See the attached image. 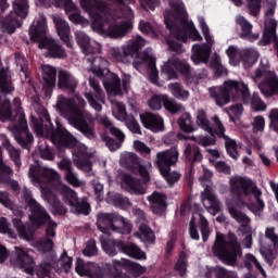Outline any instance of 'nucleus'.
<instances>
[{
  "label": "nucleus",
  "mask_w": 278,
  "mask_h": 278,
  "mask_svg": "<svg viewBox=\"0 0 278 278\" xmlns=\"http://www.w3.org/2000/svg\"><path fill=\"white\" fill-rule=\"evenodd\" d=\"M28 177L34 186L41 190V198L43 199V201H47L49 205H51V207L55 210V212L64 214L66 210L62 207V203L55 197L53 191H51L49 184H51L52 181L59 184L58 189L63 197V201H65V203L71 206L73 214H85V216H88V210H90V204H88L86 200H81L79 202L77 193L73 191V189L60 182V174H58V172H55L53 168L40 167V165L36 163L35 165H30Z\"/></svg>",
  "instance_id": "obj_1"
},
{
  "label": "nucleus",
  "mask_w": 278,
  "mask_h": 278,
  "mask_svg": "<svg viewBox=\"0 0 278 278\" xmlns=\"http://www.w3.org/2000/svg\"><path fill=\"white\" fill-rule=\"evenodd\" d=\"M37 116H30L31 127L35 129L37 136H50L54 144H64L65 147H70V149H72L73 155H75V166L85 173H90V170H92V164L90 161L84 160L86 157H90L88 148L81 142L77 141V139L73 137V135H71V132H68V130H66V128H64V126L61 124H58V130L53 131V126L49 119V113L47 112V109L39 108L37 111Z\"/></svg>",
  "instance_id": "obj_2"
},
{
  "label": "nucleus",
  "mask_w": 278,
  "mask_h": 278,
  "mask_svg": "<svg viewBox=\"0 0 278 278\" xmlns=\"http://www.w3.org/2000/svg\"><path fill=\"white\" fill-rule=\"evenodd\" d=\"M230 192L232 193L231 198L226 200L228 212L231 218L240 223L241 231L245 232L243 245L245 249H251V244H253V237L251 235L250 226L251 219L249 216L238 211L236 205H243L244 202L242 201V197L253 194L254 199H256V206L250 205V210L253 212V214H261L262 210H264V201L260 199V197H262V190H260L251 179L242 176H233L230 178Z\"/></svg>",
  "instance_id": "obj_3"
},
{
  "label": "nucleus",
  "mask_w": 278,
  "mask_h": 278,
  "mask_svg": "<svg viewBox=\"0 0 278 278\" xmlns=\"http://www.w3.org/2000/svg\"><path fill=\"white\" fill-rule=\"evenodd\" d=\"M115 3H119L122 15L126 21L122 24L112 23V20L108 17V5L101 0H79L83 10H86L91 16V27L93 31L109 36V38H124L127 31H131L134 23V11L129 7L123 4V0H114ZM125 3H135L134 0H124Z\"/></svg>",
  "instance_id": "obj_4"
},
{
  "label": "nucleus",
  "mask_w": 278,
  "mask_h": 278,
  "mask_svg": "<svg viewBox=\"0 0 278 278\" xmlns=\"http://www.w3.org/2000/svg\"><path fill=\"white\" fill-rule=\"evenodd\" d=\"M169 5L165 10L164 21L167 29H169L170 36L167 38V45L170 51L175 53H184L182 42H187L188 38H191L194 42L203 40L199 30L194 27V24L188 21V13L186 7L181 0H167Z\"/></svg>",
  "instance_id": "obj_5"
},
{
  "label": "nucleus",
  "mask_w": 278,
  "mask_h": 278,
  "mask_svg": "<svg viewBox=\"0 0 278 278\" xmlns=\"http://www.w3.org/2000/svg\"><path fill=\"white\" fill-rule=\"evenodd\" d=\"M233 92L240 97L241 101H243L245 105L250 103L252 110H255V112L266 111V103L262 101L260 94L253 93L251 97L249 85L242 80H227L224 83V86H214L208 88V97L213 99L218 108L227 105L231 102V99L236 101L238 98L233 96Z\"/></svg>",
  "instance_id": "obj_6"
},
{
  "label": "nucleus",
  "mask_w": 278,
  "mask_h": 278,
  "mask_svg": "<svg viewBox=\"0 0 278 278\" xmlns=\"http://www.w3.org/2000/svg\"><path fill=\"white\" fill-rule=\"evenodd\" d=\"M55 108L72 127L81 131L87 138H94L92 115L86 112V100L81 96L75 94L72 99L59 96Z\"/></svg>",
  "instance_id": "obj_7"
},
{
  "label": "nucleus",
  "mask_w": 278,
  "mask_h": 278,
  "mask_svg": "<svg viewBox=\"0 0 278 278\" xmlns=\"http://www.w3.org/2000/svg\"><path fill=\"white\" fill-rule=\"evenodd\" d=\"M23 197L24 202L26 203V206L30 211L29 218L31 220L33 227L35 229H38L40 225H47L46 228V236L47 238L41 241H37L34 243V248L39 251V253H51L53 251V240L49 238L55 237V228L58 227V224H55L53 220H51V217L49 214H47V211H45V207L31 197V191L27 188L23 189Z\"/></svg>",
  "instance_id": "obj_8"
},
{
  "label": "nucleus",
  "mask_w": 278,
  "mask_h": 278,
  "mask_svg": "<svg viewBox=\"0 0 278 278\" xmlns=\"http://www.w3.org/2000/svg\"><path fill=\"white\" fill-rule=\"evenodd\" d=\"M0 121H13L14 125L9 126L11 134L20 146L24 149H29V144L34 142V136L27 129L25 113L23 109H17L16 115L12 116L10 100L5 96L0 97Z\"/></svg>",
  "instance_id": "obj_9"
},
{
  "label": "nucleus",
  "mask_w": 278,
  "mask_h": 278,
  "mask_svg": "<svg viewBox=\"0 0 278 278\" xmlns=\"http://www.w3.org/2000/svg\"><path fill=\"white\" fill-rule=\"evenodd\" d=\"M212 251L227 266H238V258L242 257V248L233 233L217 232Z\"/></svg>",
  "instance_id": "obj_10"
},
{
  "label": "nucleus",
  "mask_w": 278,
  "mask_h": 278,
  "mask_svg": "<svg viewBox=\"0 0 278 278\" xmlns=\"http://www.w3.org/2000/svg\"><path fill=\"white\" fill-rule=\"evenodd\" d=\"M75 36L76 42L79 45L80 49H83V53L87 55V62H90L91 64L90 71H92L97 77H103V75L108 73L109 63L103 58L97 55V53H100L101 51V45L90 41V37L81 30H77Z\"/></svg>",
  "instance_id": "obj_11"
},
{
  "label": "nucleus",
  "mask_w": 278,
  "mask_h": 278,
  "mask_svg": "<svg viewBox=\"0 0 278 278\" xmlns=\"http://www.w3.org/2000/svg\"><path fill=\"white\" fill-rule=\"evenodd\" d=\"M30 39L39 42V49H48L51 58H66V51L58 42L47 37V17L39 15L29 29Z\"/></svg>",
  "instance_id": "obj_12"
},
{
  "label": "nucleus",
  "mask_w": 278,
  "mask_h": 278,
  "mask_svg": "<svg viewBox=\"0 0 278 278\" xmlns=\"http://www.w3.org/2000/svg\"><path fill=\"white\" fill-rule=\"evenodd\" d=\"M269 62L267 58L261 59V65L254 71L252 80L258 84V88L264 97H278V77L275 72L268 70Z\"/></svg>",
  "instance_id": "obj_13"
},
{
  "label": "nucleus",
  "mask_w": 278,
  "mask_h": 278,
  "mask_svg": "<svg viewBox=\"0 0 278 278\" xmlns=\"http://www.w3.org/2000/svg\"><path fill=\"white\" fill-rule=\"evenodd\" d=\"M8 10V2L0 0V29L8 34H14L16 27H21V18L27 16V0H15L13 2L14 12L4 20L1 14Z\"/></svg>",
  "instance_id": "obj_14"
},
{
  "label": "nucleus",
  "mask_w": 278,
  "mask_h": 278,
  "mask_svg": "<svg viewBox=\"0 0 278 278\" xmlns=\"http://www.w3.org/2000/svg\"><path fill=\"white\" fill-rule=\"evenodd\" d=\"M178 160L179 151H177V148L157 152L156 154L157 168L160 169L161 175H163V177L166 179L167 184H169V186H173V184L179 181V178L181 177L179 173L170 172V167L175 166Z\"/></svg>",
  "instance_id": "obj_15"
},
{
  "label": "nucleus",
  "mask_w": 278,
  "mask_h": 278,
  "mask_svg": "<svg viewBox=\"0 0 278 278\" xmlns=\"http://www.w3.org/2000/svg\"><path fill=\"white\" fill-rule=\"evenodd\" d=\"M198 21L206 43L202 46L193 45L191 50V61L195 65L207 64V60H210V55L212 54V46L214 45V37L210 34V26L205 23V18L200 16L198 17Z\"/></svg>",
  "instance_id": "obj_16"
},
{
  "label": "nucleus",
  "mask_w": 278,
  "mask_h": 278,
  "mask_svg": "<svg viewBox=\"0 0 278 278\" xmlns=\"http://www.w3.org/2000/svg\"><path fill=\"white\" fill-rule=\"evenodd\" d=\"M138 168L139 175L143 179V184L129 174H122L121 186L123 190H126V192H129L130 194H144L147 192V185L144 184H149V173H151L152 165L151 163H148L146 165L140 164Z\"/></svg>",
  "instance_id": "obj_17"
},
{
  "label": "nucleus",
  "mask_w": 278,
  "mask_h": 278,
  "mask_svg": "<svg viewBox=\"0 0 278 278\" xmlns=\"http://www.w3.org/2000/svg\"><path fill=\"white\" fill-rule=\"evenodd\" d=\"M202 170L203 174L202 176H200V181L205 189L201 193V201L207 212L213 216H216V214L220 212V202H218V199H216L214 191H212V187H210V179H212V173L205 166L202 167Z\"/></svg>",
  "instance_id": "obj_18"
},
{
  "label": "nucleus",
  "mask_w": 278,
  "mask_h": 278,
  "mask_svg": "<svg viewBox=\"0 0 278 278\" xmlns=\"http://www.w3.org/2000/svg\"><path fill=\"white\" fill-rule=\"evenodd\" d=\"M134 68L142 73L147 66L150 68V80L152 84H157V68H155V54L153 53V49L147 48L143 52H140L134 63Z\"/></svg>",
  "instance_id": "obj_19"
},
{
  "label": "nucleus",
  "mask_w": 278,
  "mask_h": 278,
  "mask_svg": "<svg viewBox=\"0 0 278 278\" xmlns=\"http://www.w3.org/2000/svg\"><path fill=\"white\" fill-rule=\"evenodd\" d=\"M147 45V40L142 38L141 36H137L129 41H127L123 47L121 48H112L111 49V55L114 58L117 62H125L126 58L136 55L142 47Z\"/></svg>",
  "instance_id": "obj_20"
},
{
  "label": "nucleus",
  "mask_w": 278,
  "mask_h": 278,
  "mask_svg": "<svg viewBox=\"0 0 278 278\" xmlns=\"http://www.w3.org/2000/svg\"><path fill=\"white\" fill-rule=\"evenodd\" d=\"M177 72L188 77V75H190V64H188L186 60L172 56L163 64L161 70V73L165 75L167 79H177Z\"/></svg>",
  "instance_id": "obj_21"
},
{
  "label": "nucleus",
  "mask_w": 278,
  "mask_h": 278,
  "mask_svg": "<svg viewBox=\"0 0 278 278\" xmlns=\"http://www.w3.org/2000/svg\"><path fill=\"white\" fill-rule=\"evenodd\" d=\"M98 121L105 127L106 131H110L112 136L119 140V142H117L111 137H103V140L108 149H110V151H117L121 144H123V142L125 141V134H123L121 129L115 127L114 124H112V122L110 121V118H108V116L105 115L98 116Z\"/></svg>",
  "instance_id": "obj_22"
},
{
  "label": "nucleus",
  "mask_w": 278,
  "mask_h": 278,
  "mask_svg": "<svg viewBox=\"0 0 278 278\" xmlns=\"http://www.w3.org/2000/svg\"><path fill=\"white\" fill-rule=\"evenodd\" d=\"M39 3H50L51 0H38ZM58 8H64L66 14H68L70 21L76 25H88V20L84 18L79 14V9L73 3V0H53Z\"/></svg>",
  "instance_id": "obj_23"
},
{
  "label": "nucleus",
  "mask_w": 278,
  "mask_h": 278,
  "mask_svg": "<svg viewBox=\"0 0 278 278\" xmlns=\"http://www.w3.org/2000/svg\"><path fill=\"white\" fill-rule=\"evenodd\" d=\"M134 216L136 217V223L139 227V231L135 232V238H139L141 242H153L155 240V235L149 228V220H147V215L140 208H134Z\"/></svg>",
  "instance_id": "obj_24"
},
{
  "label": "nucleus",
  "mask_w": 278,
  "mask_h": 278,
  "mask_svg": "<svg viewBox=\"0 0 278 278\" xmlns=\"http://www.w3.org/2000/svg\"><path fill=\"white\" fill-rule=\"evenodd\" d=\"M10 262L12 266L22 268L24 273H27V275L34 274V266H36L34 258L29 256L23 248L15 247V251L11 255Z\"/></svg>",
  "instance_id": "obj_25"
},
{
  "label": "nucleus",
  "mask_w": 278,
  "mask_h": 278,
  "mask_svg": "<svg viewBox=\"0 0 278 278\" xmlns=\"http://www.w3.org/2000/svg\"><path fill=\"white\" fill-rule=\"evenodd\" d=\"M213 131H215L218 138H223V140H225V147L228 155L232 157V160H238V144L236 143V140L225 135V126H223V122H220V118L216 115L213 116Z\"/></svg>",
  "instance_id": "obj_26"
},
{
  "label": "nucleus",
  "mask_w": 278,
  "mask_h": 278,
  "mask_svg": "<svg viewBox=\"0 0 278 278\" xmlns=\"http://www.w3.org/2000/svg\"><path fill=\"white\" fill-rule=\"evenodd\" d=\"M89 85H90V88H92L93 93L86 92L85 98L87 99L92 110H96V112H101V110H103V108L101 106V103H105V93H103V90L101 89V85H99V80L90 77Z\"/></svg>",
  "instance_id": "obj_27"
},
{
  "label": "nucleus",
  "mask_w": 278,
  "mask_h": 278,
  "mask_svg": "<svg viewBox=\"0 0 278 278\" xmlns=\"http://www.w3.org/2000/svg\"><path fill=\"white\" fill-rule=\"evenodd\" d=\"M11 210L14 216H16L13 218V227H15L20 238L23 240H31V238H34V228H27L21 220V218H23V211L14 207V204H12Z\"/></svg>",
  "instance_id": "obj_28"
},
{
  "label": "nucleus",
  "mask_w": 278,
  "mask_h": 278,
  "mask_svg": "<svg viewBox=\"0 0 278 278\" xmlns=\"http://www.w3.org/2000/svg\"><path fill=\"white\" fill-rule=\"evenodd\" d=\"M75 270L80 277L103 278L101 268L93 263H85L81 258L76 260Z\"/></svg>",
  "instance_id": "obj_29"
},
{
  "label": "nucleus",
  "mask_w": 278,
  "mask_h": 278,
  "mask_svg": "<svg viewBox=\"0 0 278 278\" xmlns=\"http://www.w3.org/2000/svg\"><path fill=\"white\" fill-rule=\"evenodd\" d=\"M140 119L143 126L147 129H150V131H154V134H157V131H164V118L159 114L146 113L140 115Z\"/></svg>",
  "instance_id": "obj_30"
},
{
  "label": "nucleus",
  "mask_w": 278,
  "mask_h": 278,
  "mask_svg": "<svg viewBox=\"0 0 278 278\" xmlns=\"http://www.w3.org/2000/svg\"><path fill=\"white\" fill-rule=\"evenodd\" d=\"M52 20L61 40L65 42L67 47H73V43L71 42V26H68L66 20L62 18L60 15H53Z\"/></svg>",
  "instance_id": "obj_31"
},
{
  "label": "nucleus",
  "mask_w": 278,
  "mask_h": 278,
  "mask_svg": "<svg viewBox=\"0 0 278 278\" xmlns=\"http://www.w3.org/2000/svg\"><path fill=\"white\" fill-rule=\"evenodd\" d=\"M58 88H60V90H71V92H75L77 79H75L68 71L61 70L58 74Z\"/></svg>",
  "instance_id": "obj_32"
},
{
  "label": "nucleus",
  "mask_w": 278,
  "mask_h": 278,
  "mask_svg": "<svg viewBox=\"0 0 278 278\" xmlns=\"http://www.w3.org/2000/svg\"><path fill=\"white\" fill-rule=\"evenodd\" d=\"M236 23L241 27V38L250 40V42H253L254 40H257V38H260L258 34H253V24L244 18V16L238 15L236 17Z\"/></svg>",
  "instance_id": "obj_33"
},
{
  "label": "nucleus",
  "mask_w": 278,
  "mask_h": 278,
  "mask_svg": "<svg viewBox=\"0 0 278 278\" xmlns=\"http://www.w3.org/2000/svg\"><path fill=\"white\" fill-rule=\"evenodd\" d=\"M41 71L45 81L43 90H46V94L48 97H51V89L53 88V86H55V75L58 72L51 65L41 66Z\"/></svg>",
  "instance_id": "obj_34"
},
{
  "label": "nucleus",
  "mask_w": 278,
  "mask_h": 278,
  "mask_svg": "<svg viewBox=\"0 0 278 278\" xmlns=\"http://www.w3.org/2000/svg\"><path fill=\"white\" fill-rule=\"evenodd\" d=\"M117 249L135 260H147V254L135 243H125L123 241H118Z\"/></svg>",
  "instance_id": "obj_35"
},
{
  "label": "nucleus",
  "mask_w": 278,
  "mask_h": 278,
  "mask_svg": "<svg viewBox=\"0 0 278 278\" xmlns=\"http://www.w3.org/2000/svg\"><path fill=\"white\" fill-rule=\"evenodd\" d=\"M111 227L114 231H117V233H131V224L117 214H113Z\"/></svg>",
  "instance_id": "obj_36"
},
{
  "label": "nucleus",
  "mask_w": 278,
  "mask_h": 278,
  "mask_svg": "<svg viewBox=\"0 0 278 278\" xmlns=\"http://www.w3.org/2000/svg\"><path fill=\"white\" fill-rule=\"evenodd\" d=\"M240 58L244 68H251V66L257 62L260 52L253 48H245L241 50Z\"/></svg>",
  "instance_id": "obj_37"
},
{
  "label": "nucleus",
  "mask_w": 278,
  "mask_h": 278,
  "mask_svg": "<svg viewBox=\"0 0 278 278\" xmlns=\"http://www.w3.org/2000/svg\"><path fill=\"white\" fill-rule=\"evenodd\" d=\"M108 79L104 81V88L109 94H114L115 97H118V94H122L121 92V79L118 76L114 73H108Z\"/></svg>",
  "instance_id": "obj_38"
},
{
  "label": "nucleus",
  "mask_w": 278,
  "mask_h": 278,
  "mask_svg": "<svg viewBox=\"0 0 278 278\" xmlns=\"http://www.w3.org/2000/svg\"><path fill=\"white\" fill-rule=\"evenodd\" d=\"M168 90L178 101H188L190 98V91L186 90L179 83L169 84Z\"/></svg>",
  "instance_id": "obj_39"
},
{
  "label": "nucleus",
  "mask_w": 278,
  "mask_h": 278,
  "mask_svg": "<svg viewBox=\"0 0 278 278\" xmlns=\"http://www.w3.org/2000/svg\"><path fill=\"white\" fill-rule=\"evenodd\" d=\"M100 240H101L102 249L106 255L114 257V255L118 253L116 249H118V242L121 241H116L108 236L100 237Z\"/></svg>",
  "instance_id": "obj_40"
},
{
  "label": "nucleus",
  "mask_w": 278,
  "mask_h": 278,
  "mask_svg": "<svg viewBox=\"0 0 278 278\" xmlns=\"http://www.w3.org/2000/svg\"><path fill=\"white\" fill-rule=\"evenodd\" d=\"M2 146L9 151L11 160L14 162L17 168H21V152L16 150L11 143L10 139L5 135H1Z\"/></svg>",
  "instance_id": "obj_41"
},
{
  "label": "nucleus",
  "mask_w": 278,
  "mask_h": 278,
  "mask_svg": "<svg viewBox=\"0 0 278 278\" xmlns=\"http://www.w3.org/2000/svg\"><path fill=\"white\" fill-rule=\"evenodd\" d=\"M112 114L117 121H127V109L123 102L111 100Z\"/></svg>",
  "instance_id": "obj_42"
},
{
  "label": "nucleus",
  "mask_w": 278,
  "mask_h": 278,
  "mask_svg": "<svg viewBox=\"0 0 278 278\" xmlns=\"http://www.w3.org/2000/svg\"><path fill=\"white\" fill-rule=\"evenodd\" d=\"M0 90L4 94H10V92H14V86H12L10 74L5 72V70H2L0 72Z\"/></svg>",
  "instance_id": "obj_43"
},
{
  "label": "nucleus",
  "mask_w": 278,
  "mask_h": 278,
  "mask_svg": "<svg viewBox=\"0 0 278 278\" xmlns=\"http://www.w3.org/2000/svg\"><path fill=\"white\" fill-rule=\"evenodd\" d=\"M112 218L113 214L100 213L98 214V229L102 231V233H108V229L112 227Z\"/></svg>",
  "instance_id": "obj_44"
},
{
  "label": "nucleus",
  "mask_w": 278,
  "mask_h": 278,
  "mask_svg": "<svg viewBox=\"0 0 278 278\" xmlns=\"http://www.w3.org/2000/svg\"><path fill=\"white\" fill-rule=\"evenodd\" d=\"M148 201L151 204L152 210H160L166 205V195L160 192H153L148 197Z\"/></svg>",
  "instance_id": "obj_45"
},
{
  "label": "nucleus",
  "mask_w": 278,
  "mask_h": 278,
  "mask_svg": "<svg viewBox=\"0 0 278 278\" xmlns=\"http://www.w3.org/2000/svg\"><path fill=\"white\" fill-rule=\"evenodd\" d=\"M162 99H163V105L165 110H167V112H170L172 114H177V112L184 111V105L168 98V96L162 94Z\"/></svg>",
  "instance_id": "obj_46"
},
{
  "label": "nucleus",
  "mask_w": 278,
  "mask_h": 278,
  "mask_svg": "<svg viewBox=\"0 0 278 278\" xmlns=\"http://www.w3.org/2000/svg\"><path fill=\"white\" fill-rule=\"evenodd\" d=\"M106 201L108 203H113L115 207H121L122 210H125V207H129V205H131L129 199L123 198L114 193H109L106 197Z\"/></svg>",
  "instance_id": "obj_47"
},
{
  "label": "nucleus",
  "mask_w": 278,
  "mask_h": 278,
  "mask_svg": "<svg viewBox=\"0 0 278 278\" xmlns=\"http://www.w3.org/2000/svg\"><path fill=\"white\" fill-rule=\"evenodd\" d=\"M128 263H129V260H125V258H122L121 261L113 260L112 263H108L106 269H108L110 277H112L113 273H121V271H118V270H121V268H125V270H127Z\"/></svg>",
  "instance_id": "obj_48"
},
{
  "label": "nucleus",
  "mask_w": 278,
  "mask_h": 278,
  "mask_svg": "<svg viewBox=\"0 0 278 278\" xmlns=\"http://www.w3.org/2000/svg\"><path fill=\"white\" fill-rule=\"evenodd\" d=\"M178 125L180 129L187 134L194 131V126H192V116H190V113L182 114L178 119Z\"/></svg>",
  "instance_id": "obj_49"
},
{
  "label": "nucleus",
  "mask_w": 278,
  "mask_h": 278,
  "mask_svg": "<svg viewBox=\"0 0 278 278\" xmlns=\"http://www.w3.org/2000/svg\"><path fill=\"white\" fill-rule=\"evenodd\" d=\"M244 264L247 268H253V266L256 268V270H260L263 278H266V271L264 270V267H262V264H260V261L253 254H245Z\"/></svg>",
  "instance_id": "obj_50"
},
{
  "label": "nucleus",
  "mask_w": 278,
  "mask_h": 278,
  "mask_svg": "<svg viewBox=\"0 0 278 278\" xmlns=\"http://www.w3.org/2000/svg\"><path fill=\"white\" fill-rule=\"evenodd\" d=\"M126 270L132 275V277H140V275H144V273H147V267L136 262L128 261Z\"/></svg>",
  "instance_id": "obj_51"
},
{
  "label": "nucleus",
  "mask_w": 278,
  "mask_h": 278,
  "mask_svg": "<svg viewBox=\"0 0 278 278\" xmlns=\"http://www.w3.org/2000/svg\"><path fill=\"white\" fill-rule=\"evenodd\" d=\"M197 125H199V127L204 129V131L212 134V127H210V121L207 119V115L205 114V111L199 110L197 112Z\"/></svg>",
  "instance_id": "obj_52"
},
{
  "label": "nucleus",
  "mask_w": 278,
  "mask_h": 278,
  "mask_svg": "<svg viewBox=\"0 0 278 278\" xmlns=\"http://www.w3.org/2000/svg\"><path fill=\"white\" fill-rule=\"evenodd\" d=\"M59 268H63L65 273H68L73 266V258L63 252L61 258L58 261Z\"/></svg>",
  "instance_id": "obj_53"
},
{
  "label": "nucleus",
  "mask_w": 278,
  "mask_h": 278,
  "mask_svg": "<svg viewBox=\"0 0 278 278\" xmlns=\"http://www.w3.org/2000/svg\"><path fill=\"white\" fill-rule=\"evenodd\" d=\"M139 29L142 31V34L150 36V38H157V34L155 30H153V27H151V24L147 21L141 20L139 22Z\"/></svg>",
  "instance_id": "obj_54"
},
{
  "label": "nucleus",
  "mask_w": 278,
  "mask_h": 278,
  "mask_svg": "<svg viewBox=\"0 0 278 278\" xmlns=\"http://www.w3.org/2000/svg\"><path fill=\"white\" fill-rule=\"evenodd\" d=\"M252 127L254 134H260V131H264V127H266V119H264V116H255L252 122Z\"/></svg>",
  "instance_id": "obj_55"
},
{
  "label": "nucleus",
  "mask_w": 278,
  "mask_h": 278,
  "mask_svg": "<svg viewBox=\"0 0 278 278\" xmlns=\"http://www.w3.org/2000/svg\"><path fill=\"white\" fill-rule=\"evenodd\" d=\"M200 218V226H201V233H202V240L203 242H207V238H210V227L207 224V219L203 217V215L198 214Z\"/></svg>",
  "instance_id": "obj_56"
},
{
  "label": "nucleus",
  "mask_w": 278,
  "mask_h": 278,
  "mask_svg": "<svg viewBox=\"0 0 278 278\" xmlns=\"http://www.w3.org/2000/svg\"><path fill=\"white\" fill-rule=\"evenodd\" d=\"M226 53L229 58V63L232 66H238L240 64V61H238V47L236 46H230L227 50Z\"/></svg>",
  "instance_id": "obj_57"
},
{
  "label": "nucleus",
  "mask_w": 278,
  "mask_h": 278,
  "mask_svg": "<svg viewBox=\"0 0 278 278\" xmlns=\"http://www.w3.org/2000/svg\"><path fill=\"white\" fill-rule=\"evenodd\" d=\"M138 156L131 152H125L121 155V164L124 166H134Z\"/></svg>",
  "instance_id": "obj_58"
},
{
  "label": "nucleus",
  "mask_w": 278,
  "mask_h": 278,
  "mask_svg": "<svg viewBox=\"0 0 278 278\" xmlns=\"http://www.w3.org/2000/svg\"><path fill=\"white\" fill-rule=\"evenodd\" d=\"M247 4L252 16H257L262 9V0H247Z\"/></svg>",
  "instance_id": "obj_59"
},
{
  "label": "nucleus",
  "mask_w": 278,
  "mask_h": 278,
  "mask_svg": "<svg viewBox=\"0 0 278 278\" xmlns=\"http://www.w3.org/2000/svg\"><path fill=\"white\" fill-rule=\"evenodd\" d=\"M83 253L86 257H94V255H97L98 251H97V243L94 242V240H89L87 242Z\"/></svg>",
  "instance_id": "obj_60"
},
{
  "label": "nucleus",
  "mask_w": 278,
  "mask_h": 278,
  "mask_svg": "<svg viewBox=\"0 0 278 278\" xmlns=\"http://www.w3.org/2000/svg\"><path fill=\"white\" fill-rule=\"evenodd\" d=\"M162 103H164V99L161 96H153L149 101L148 105L150 110H162Z\"/></svg>",
  "instance_id": "obj_61"
},
{
  "label": "nucleus",
  "mask_w": 278,
  "mask_h": 278,
  "mask_svg": "<svg viewBox=\"0 0 278 278\" xmlns=\"http://www.w3.org/2000/svg\"><path fill=\"white\" fill-rule=\"evenodd\" d=\"M15 63L17 64V66H20L23 75H25V77H27V60H25V55H23L21 53H16L15 54Z\"/></svg>",
  "instance_id": "obj_62"
},
{
  "label": "nucleus",
  "mask_w": 278,
  "mask_h": 278,
  "mask_svg": "<svg viewBox=\"0 0 278 278\" xmlns=\"http://www.w3.org/2000/svg\"><path fill=\"white\" fill-rule=\"evenodd\" d=\"M134 149H136L139 153H142V155H151V148L140 140H136L134 142Z\"/></svg>",
  "instance_id": "obj_63"
},
{
  "label": "nucleus",
  "mask_w": 278,
  "mask_h": 278,
  "mask_svg": "<svg viewBox=\"0 0 278 278\" xmlns=\"http://www.w3.org/2000/svg\"><path fill=\"white\" fill-rule=\"evenodd\" d=\"M270 127L278 134V109H273L269 113Z\"/></svg>",
  "instance_id": "obj_64"
}]
</instances>
